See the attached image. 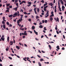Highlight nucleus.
I'll return each instance as SVG.
<instances>
[{
  "instance_id": "1",
  "label": "nucleus",
  "mask_w": 66,
  "mask_h": 66,
  "mask_svg": "<svg viewBox=\"0 0 66 66\" xmlns=\"http://www.w3.org/2000/svg\"><path fill=\"white\" fill-rule=\"evenodd\" d=\"M46 15H47L46 16H45V18H47V17H48V16H49V11H48L46 14Z\"/></svg>"
},
{
  "instance_id": "2",
  "label": "nucleus",
  "mask_w": 66,
  "mask_h": 66,
  "mask_svg": "<svg viewBox=\"0 0 66 66\" xmlns=\"http://www.w3.org/2000/svg\"><path fill=\"white\" fill-rule=\"evenodd\" d=\"M60 2L59 1L58 2V6L59 7H58V8H59V10H61V8H60Z\"/></svg>"
},
{
  "instance_id": "3",
  "label": "nucleus",
  "mask_w": 66,
  "mask_h": 66,
  "mask_svg": "<svg viewBox=\"0 0 66 66\" xmlns=\"http://www.w3.org/2000/svg\"><path fill=\"white\" fill-rule=\"evenodd\" d=\"M27 31H24V35H27Z\"/></svg>"
},
{
  "instance_id": "4",
  "label": "nucleus",
  "mask_w": 66,
  "mask_h": 66,
  "mask_svg": "<svg viewBox=\"0 0 66 66\" xmlns=\"http://www.w3.org/2000/svg\"><path fill=\"white\" fill-rule=\"evenodd\" d=\"M13 16H17V13L16 12L13 15Z\"/></svg>"
},
{
  "instance_id": "5",
  "label": "nucleus",
  "mask_w": 66,
  "mask_h": 66,
  "mask_svg": "<svg viewBox=\"0 0 66 66\" xmlns=\"http://www.w3.org/2000/svg\"><path fill=\"white\" fill-rule=\"evenodd\" d=\"M28 59H29V57H27V61H29V62H30V63H31V61H30V60H29Z\"/></svg>"
},
{
  "instance_id": "6",
  "label": "nucleus",
  "mask_w": 66,
  "mask_h": 66,
  "mask_svg": "<svg viewBox=\"0 0 66 66\" xmlns=\"http://www.w3.org/2000/svg\"><path fill=\"white\" fill-rule=\"evenodd\" d=\"M34 32H35V33L37 35H38V33H37V32L36 31H35V30H34Z\"/></svg>"
},
{
  "instance_id": "7",
  "label": "nucleus",
  "mask_w": 66,
  "mask_h": 66,
  "mask_svg": "<svg viewBox=\"0 0 66 66\" xmlns=\"http://www.w3.org/2000/svg\"><path fill=\"white\" fill-rule=\"evenodd\" d=\"M5 38H3L2 37L1 38V39L2 40H3V41H4V39H5Z\"/></svg>"
},
{
  "instance_id": "8",
  "label": "nucleus",
  "mask_w": 66,
  "mask_h": 66,
  "mask_svg": "<svg viewBox=\"0 0 66 66\" xmlns=\"http://www.w3.org/2000/svg\"><path fill=\"white\" fill-rule=\"evenodd\" d=\"M35 28L34 26H32V30H34L35 29Z\"/></svg>"
},
{
  "instance_id": "9",
  "label": "nucleus",
  "mask_w": 66,
  "mask_h": 66,
  "mask_svg": "<svg viewBox=\"0 0 66 66\" xmlns=\"http://www.w3.org/2000/svg\"><path fill=\"white\" fill-rule=\"evenodd\" d=\"M13 41H10V44H10V45H13Z\"/></svg>"
},
{
  "instance_id": "10",
  "label": "nucleus",
  "mask_w": 66,
  "mask_h": 66,
  "mask_svg": "<svg viewBox=\"0 0 66 66\" xmlns=\"http://www.w3.org/2000/svg\"><path fill=\"white\" fill-rule=\"evenodd\" d=\"M45 3H46L44 4V7H45V6H46V5H47V4H48V3L46 2H45Z\"/></svg>"
},
{
  "instance_id": "11",
  "label": "nucleus",
  "mask_w": 66,
  "mask_h": 66,
  "mask_svg": "<svg viewBox=\"0 0 66 66\" xmlns=\"http://www.w3.org/2000/svg\"><path fill=\"white\" fill-rule=\"evenodd\" d=\"M28 3L29 5H31V4H32V3L30 2H28Z\"/></svg>"
},
{
  "instance_id": "12",
  "label": "nucleus",
  "mask_w": 66,
  "mask_h": 66,
  "mask_svg": "<svg viewBox=\"0 0 66 66\" xmlns=\"http://www.w3.org/2000/svg\"><path fill=\"white\" fill-rule=\"evenodd\" d=\"M50 20L51 21H52V20H53V18H52V17H51L50 18Z\"/></svg>"
},
{
  "instance_id": "13",
  "label": "nucleus",
  "mask_w": 66,
  "mask_h": 66,
  "mask_svg": "<svg viewBox=\"0 0 66 66\" xmlns=\"http://www.w3.org/2000/svg\"><path fill=\"white\" fill-rule=\"evenodd\" d=\"M38 64H39V66H42V65H41V63H40V62H38Z\"/></svg>"
},
{
  "instance_id": "14",
  "label": "nucleus",
  "mask_w": 66,
  "mask_h": 66,
  "mask_svg": "<svg viewBox=\"0 0 66 66\" xmlns=\"http://www.w3.org/2000/svg\"><path fill=\"white\" fill-rule=\"evenodd\" d=\"M39 11H40V10H39V9L38 8H37V11L38 13H39Z\"/></svg>"
},
{
  "instance_id": "15",
  "label": "nucleus",
  "mask_w": 66,
  "mask_h": 66,
  "mask_svg": "<svg viewBox=\"0 0 66 66\" xmlns=\"http://www.w3.org/2000/svg\"><path fill=\"white\" fill-rule=\"evenodd\" d=\"M43 26H42V25H40V26H39V28H43Z\"/></svg>"
},
{
  "instance_id": "16",
  "label": "nucleus",
  "mask_w": 66,
  "mask_h": 66,
  "mask_svg": "<svg viewBox=\"0 0 66 66\" xmlns=\"http://www.w3.org/2000/svg\"><path fill=\"white\" fill-rule=\"evenodd\" d=\"M16 48L18 49V50H19V49H20V48H19V47L18 46H16Z\"/></svg>"
},
{
  "instance_id": "17",
  "label": "nucleus",
  "mask_w": 66,
  "mask_h": 66,
  "mask_svg": "<svg viewBox=\"0 0 66 66\" xmlns=\"http://www.w3.org/2000/svg\"><path fill=\"white\" fill-rule=\"evenodd\" d=\"M56 48H57L58 50H60V47H59V46H57Z\"/></svg>"
},
{
  "instance_id": "18",
  "label": "nucleus",
  "mask_w": 66,
  "mask_h": 66,
  "mask_svg": "<svg viewBox=\"0 0 66 66\" xmlns=\"http://www.w3.org/2000/svg\"><path fill=\"white\" fill-rule=\"evenodd\" d=\"M16 5L17 6V7H19V5H18V3H16Z\"/></svg>"
},
{
  "instance_id": "19",
  "label": "nucleus",
  "mask_w": 66,
  "mask_h": 66,
  "mask_svg": "<svg viewBox=\"0 0 66 66\" xmlns=\"http://www.w3.org/2000/svg\"><path fill=\"white\" fill-rule=\"evenodd\" d=\"M9 47H7V48L6 49V50L7 51H8V50H9Z\"/></svg>"
},
{
  "instance_id": "20",
  "label": "nucleus",
  "mask_w": 66,
  "mask_h": 66,
  "mask_svg": "<svg viewBox=\"0 0 66 66\" xmlns=\"http://www.w3.org/2000/svg\"><path fill=\"white\" fill-rule=\"evenodd\" d=\"M17 8H18V7H16L15 8H14V9L15 10V11H16L17 10Z\"/></svg>"
},
{
  "instance_id": "21",
  "label": "nucleus",
  "mask_w": 66,
  "mask_h": 66,
  "mask_svg": "<svg viewBox=\"0 0 66 66\" xmlns=\"http://www.w3.org/2000/svg\"><path fill=\"white\" fill-rule=\"evenodd\" d=\"M56 19L57 21L58 22H59V19L58 18H57Z\"/></svg>"
},
{
  "instance_id": "22",
  "label": "nucleus",
  "mask_w": 66,
  "mask_h": 66,
  "mask_svg": "<svg viewBox=\"0 0 66 66\" xmlns=\"http://www.w3.org/2000/svg\"><path fill=\"white\" fill-rule=\"evenodd\" d=\"M48 47H49V48L50 49H51V46H50V45H48Z\"/></svg>"
},
{
  "instance_id": "23",
  "label": "nucleus",
  "mask_w": 66,
  "mask_h": 66,
  "mask_svg": "<svg viewBox=\"0 0 66 66\" xmlns=\"http://www.w3.org/2000/svg\"><path fill=\"white\" fill-rule=\"evenodd\" d=\"M3 28L4 29H5V24L3 25Z\"/></svg>"
},
{
  "instance_id": "24",
  "label": "nucleus",
  "mask_w": 66,
  "mask_h": 66,
  "mask_svg": "<svg viewBox=\"0 0 66 66\" xmlns=\"http://www.w3.org/2000/svg\"><path fill=\"white\" fill-rule=\"evenodd\" d=\"M23 13L25 15H27L28 14V13H27V12H24Z\"/></svg>"
},
{
  "instance_id": "25",
  "label": "nucleus",
  "mask_w": 66,
  "mask_h": 66,
  "mask_svg": "<svg viewBox=\"0 0 66 66\" xmlns=\"http://www.w3.org/2000/svg\"><path fill=\"white\" fill-rule=\"evenodd\" d=\"M19 44L20 45H21V46H23V44H21L20 43H19Z\"/></svg>"
},
{
  "instance_id": "26",
  "label": "nucleus",
  "mask_w": 66,
  "mask_h": 66,
  "mask_svg": "<svg viewBox=\"0 0 66 66\" xmlns=\"http://www.w3.org/2000/svg\"><path fill=\"white\" fill-rule=\"evenodd\" d=\"M10 5V3L7 4L6 5V7H7V6H9Z\"/></svg>"
},
{
  "instance_id": "27",
  "label": "nucleus",
  "mask_w": 66,
  "mask_h": 66,
  "mask_svg": "<svg viewBox=\"0 0 66 66\" xmlns=\"http://www.w3.org/2000/svg\"><path fill=\"white\" fill-rule=\"evenodd\" d=\"M7 40L8 42H9V37H8L7 38Z\"/></svg>"
},
{
  "instance_id": "28",
  "label": "nucleus",
  "mask_w": 66,
  "mask_h": 66,
  "mask_svg": "<svg viewBox=\"0 0 66 66\" xmlns=\"http://www.w3.org/2000/svg\"><path fill=\"white\" fill-rule=\"evenodd\" d=\"M13 16V15H10L9 16V17H12Z\"/></svg>"
},
{
  "instance_id": "29",
  "label": "nucleus",
  "mask_w": 66,
  "mask_h": 66,
  "mask_svg": "<svg viewBox=\"0 0 66 66\" xmlns=\"http://www.w3.org/2000/svg\"><path fill=\"white\" fill-rule=\"evenodd\" d=\"M44 30H45V31H46L47 30V29H46V27H44Z\"/></svg>"
},
{
  "instance_id": "30",
  "label": "nucleus",
  "mask_w": 66,
  "mask_h": 66,
  "mask_svg": "<svg viewBox=\"0 0 66 66\" xmlns=\"http://www.w3.org/2000/svg\"><path fill=\"white\" fill-rule=\"evenodd\" d=\"M44 10L45 11H46L47 10V9H46V8H44Z\"/></svg>"
},
{
  "instance_id": "31",
  "label": "nucleus",
  "mask_w": 66,
  "mask_h": 66,
  "mask_svg": "<svg viewBox=\"0 0 66 66\" xmlns=\"http://www.w3.org/2000/svg\"><path fill=\"white\" fill-rule=\"evenodd\" d=\"M39 18V16H38L37 15L36 16V19H38V18Z\"/></svg>"
},
{
  "instance_id": "32",
  "label": "nucleus",
  "mask_w": 66,
  "mask_h": 66,
  "mask_svg": "<svg viewBox=\"0 0 66 66\" xmlns=\"http://www.w3.org/2000/svg\"><path fill=\"white\" fill-rule=\"evenodd\" d=\"M8 58H9V59H10V60H12V57H9Z\"/></svg>"
},
{
  "instance_id": "33",
  "label": "nucleus",
  "mask_w": 66,
  "mask_h": 66,
  "mask_svg": "<svg viewBox=\"0 0 66 66\" xmlns=\"http://www.w3.org/2000/svg\"><path fill=\"white\" fill-rule=\"evenodd\" d=\"M20 29L22 30V31H23L24 30V29L22 28H20Z\"/></svg>"
},
{
  "instance_id": "34",
  "label": "nucleus",
  "mask_w": 66,
  "mask_h": 66,
  "mask_svg": "<svg viewBox=\"0 0 66 66\" xmlns=\"http://www.w3.org/2000/svg\"><path fill=\"white\" fill-rule=\"evenodd\" d=\"M65 7L64 6H62V9H65Z\"/></svg>"
},
{
  "instance_id": "35",
  "label": "nucleus",
  "mask_w": 66,
  "mask_h": 66,
  "mask_svg": "<svg viewBox=\"0 0 66 66\" xmlns=\"http://www.w3.org/2000/svg\"><path fill=\"white\" fill-rule=\"evenodd\" d=\"M22 2L23 3H26V1H22Z\"/></svg>"
},
{
  "instance_id": "36",
  "label": "nucleus",
  "mask_w": 66,
  "mask_h": 66,
  "mask_svg": "<svg viewBox=\"0 0 66 66\" xmlns=\"http://www.w3.org/2000/svg\"><path fill=\"white\" fill-rule=\"evenodd\" d=\"M43 61H44V59H40V62H42Z\"/></svg>"
},
{
  "instance_id": "37",
  "label": "nucleus",
  "mask_w": 66,
  "mask_h": 66,
  "mask_svg": "<svg viewBox=\"0 0 66 66\" xmlns=\"http://www.w3.org/2000/svg\"><path fill=\"white\" fill-rule=\"evenodd\" d=\"M6 23L7 25H8V26L10 25V23H9V22H7Z\"/></svg>"
},
{
  "instance_id": "38",
  "label": "nucleus",
  "mask_w": 66,
  "mask_h": 66,
  "mask_svg": "<svg viewBox=\"0 0 66 66\" xmlns=\"http://www.w3.org/2000/svg\"><path fill=\"white\" fill-rule=\"evenodd\" d=\"M6 12H10L9 11V10H6Z\"/></svg>"
},
{
  "instance_id": "39",
  "label": "nucleus",
  "mask_w": 66,
  "mask_h": 66,
  "mask_svg": "<svg viewBox=\"0 0 66 66\" xmlns=\"http://www.w3.org/2000/svg\"><path fill=\"white\" fill-rule=\"evenodd\" d=\"M18 0H15V3L18 2Z\"/></svg>"
},
{
  "instance_id": "40",
  "label": "nucleus",
  "mask_w": 66,
  "mask_h": 66,
  "mask_svg": "<svg viewBox=\"0 0 66 66\" xmlns=\"http://www.w3.org/2000/svg\"><path fill=\"white\" fill-rule=\"evenodd\" d=\"M41 2H42L43 3H44V1L43 0H42V1H41Z\"/></svg>"
},
{
  "instance_id": "41",
  "label": "nucleus",
  "mask_w": 66,
  "mask_h": 66,
  "mask_svg": "<svg viewBox=\"0 0 66 66\" xmlns=\"http://www.w3.org/2000/svg\"><path fill=\"white\" fill-rule=\"evenodd\" d=\"M28 20L29 21L31 22V19H28Z\"/></svg>"
},
{
  "instance_id": "42",
  "label": "nucleus",
  "mask_w": 66,
  "mask_h": 66,
  "mask_svg": "<svg viewBox=\"0 0 66 66\" xmlns=\"http://www.w3.org/2000/svg\"><path fill=\"white\" fill-rule=\"evenodd\" d=\"M61 3H62V4H64V2L63 1L61 2Z\"/></svg>"
},
{
  "instance_id": "43",
  "label": "nucleus",
  "mask_w": 66,
  "mask_h": 66,
  "mask_svg": "<svg viewBox=\"0 0 66 66\" xmlns=\"http://www.w3.org/2000/svg\"><path fill=\"white\" fill-rule=\"evenodd\" d=\"M48 22V21L47 20H45V23H47V22Z\"/></svg>"
},
{
  "instance_id": "44",
  "label": "nucleus",
  "mask_w": 66,
  "mask_h": 66,
  "mask_svg": "<svg viewBox=\"0 0 66 66\" xmlns=\"http://www.w3.org/2000/svg\"><path fill=\"white\" fill-rule=\"evenodd\" d=\"M56 32L58 34H59V32L58 31H56Z\"/></svg>"
},
{
  "instance_id": "45",
  "label": "nucleus",
  "mask_w": 66,
  "mask_h": 66,
  "mask_svg": "<svg viewBox=\"0 0 66 66\" xmlns=\"http://www.w3.org/2000/svg\"><path fill=\"white\" fill-rule=\"evenodd\" d=\"M20 16H21L20 18H22L23 17V15H21Z\"/></svg>"
},
{
  "instance_id": "46",
  "label": "nucleus",
  "mask_w": 66,
  "mask_h": 66,
  "mask_svg": "<svg viewBox=\"0 0 66 66\" xmlns=\"http://www.w3.org/2000/svg\"><path fill=\"white\" fill-rule=\"evenodd\" d=\"M23 12V10L22 9H21L20 10V12Z\"/></svg>"
},
{
  "instance_id": "47",
  "label": "nucleus",
  "mask_w": 66,
  "mask_h": 66,
  "mask_svg": "<svg viewBox=\"0 0 66 66\" xmlns=\"http://www.w3.org/2000/svg\"><path fill=\"white\" fill-rule=\"evenodd\" d=\"M12 27V25L10 24L9 25V27Z\"/></svg>"
},
{
  "instance_id": "48",
  "label": "nucleus",
  "mask_w": 66,
  "mask_h": 66,
  "mask_svg": "<svg viewBox=\"0 0 66 66\" xmlns=\"http://www.w3.org/2000/svg\"><path fill=\"white\" fill-rule=\"evenodd\" d=\"M37 56H38V57H39V58H40V57H40V56L38 55H37Z\"/></svg>"
},
{
  "instance_id": "49",
  "label": "nucleus",
  "mask_w": 66,
  "mask_h": 66,
  "mask_svg": "<svg viewBox=\"0 0 66 66\" xmlns=\"http://www.w3.org/2000/svg\"><path fill=\"white\" fill-rule=\"evenodd\" d=\"M35 14H37V13L36 12V11H35Z\"/></svg>"
},
{
  "instance_id": "50",
  "label": "nucleus",
  "mask_w": 66,
  "mask_h": 66,
  "mask_svg": "<svg viewBox=\"0 0 66 66\" xmlns=\"http://www.w3.org/2000/svg\"><path fill=\"white\" fill-rule=\"evenodd\" d=\"M23 59L24 61H25L26 62H27V60H26V59H25V58H23Z\"/></svg>"
},
{
  "instance_id": "51",
  "label": "nucleus",
  "mask_w": 66,
  "mask_h": 66,
  "mask_svg": "<svg viewBox=\"0 0 66 66\" xmlns=\"http://www.w3.org/2000/svg\"><path fill=\"white\" fill-rule=\"evenodd\" d=\"M2 23H3V24H5V22H4V21H2Z\"/></svg>"
},
{
  "instance_id": "52",
  "label": "nucleus",
  "mask_w": 66,
  "mask_h": 66,
  "mask_svg": "<svg viewBox=\"0 0 66 66\" xmlns=\"http://www.w3.org/2000/svg\"><path fill=\"white\" fill-rule=\"evenodd\" d=\"M9 8L10 9H11V8H12V6H9Z\"/></svg>"
},
{
  "instance_id": "53",
  "label": "nucleus",
  "mask_w": 66,
  "mask_h": 66,
  "mask_svg": "<svg viewBox=\"0 0 66 66\" xmlns=\"http://www.w3.org/2000/svg\"><path fill=\"white\" fill-rule=\"evenodd\" d=\"M55 13H56V8L55 9Z\"/></svg>"
},
{
  "instance_id": "54",
  "label": "nucleus",
  "mask_w": 66,
  "mask_h": 66,
  "mask_svg": "<svg viewBox=\"0 0 66 66\" xmlns=\"http://www.w3.org/2000/svg\"><path fill=\"white\" fill-rule=\"evenodd\" d=\"M33 6H34V7H36V5H33Z\"/></svg>"
},
{
  "instance_id": "55",
  "label": "nucleus",
  "mask_w": 66,
  "mask_h": 66,
  "mask_svg": "<svg viewBox=\"0 0 66 66\" xmlns=\"http://www.w3.org/2000/svg\"><path fill=\"white\" fill-rule=\"evenodd\" d=\"M5 19V17H3V19L4 20V19Z\"/></svg>"
},
{
  "instance_id": "56",
  "label": "nucleus",
  "mask_w": 66,
  "mask_h": 66,
  "mask_svg": "<svg viewBox=\"0 0 66 66\" xmlns=\"http://www.w3.org/2000/svg\"><path fill=\"white\" fill-rule=\"evenodd\" d=\"M16 56H17V57H18V58H20V57L18 55H17Z\"/></svg>"
},
{
  "instance_id": "57",
  "label": "nucleus",
  "mask_w": 66,
  "mask_h": 66,
  "mask_svg": "<svg viewBox=\"0 0 66 66\" xmlns=\"http://www.w3.org/2000/svg\"><path fill=\"white\" fill-rule=\"evenodd\" d=\"M35 39L36 40H39V39L37 38H35Z\"/></svg>"
},
{
  "instance_id": "58",
  "label": "nucleus",
  "mask_w": 66,
  "mask_h": 66,
  "mask_svg": "<svg viewBox=\"0 0 66 66\" xmlns=\"http://www.w3.org/2000/svg\"><path fill=\"white\" fill-rule=\"evenodd\" d=\"M41 51L43 53H45V52H44L43 51Z\"/></svg>"
},
{
  "instance_id": "59",
  "label": "nucleus",
  "mask_w": 66,
  "mask_h": 66,
  "mask_svg": "<svg viewBox=\"0 0 66 66\" xmlns=\"http://www.w3.org/2000/svg\"><path fill=\"white\" fill-rule=\"evenodd\" d=\"M25 37H26L25 36H22V38H25Z\"/></svg>"
},
{
  "instance_id": "60",
  "label": "nucleus",
  "mask_w": 66,
  "mask_h": 66,
  "mask_svg": "<svg viewBox=\"0 0 66 66\" xmlns=\"http://www.w3.org/2000/svg\"><path fill=\"white\" fill-rule=\"evenodd\" d=\"M17 23H20V22L18 20L17 21Z\"/></svg>"
},
{
  "instance_id": "61",
  "label": "nucleus",
  "mask_w": 66,
  "mask_h": 66,
  "mask_svg": "<svg viewBox=\"0 0 66 66\" xmlns=\"http://www.w3.org/2000/svg\"><path fill=\"white\" fill-rule=\"evenodd\" d=\"M34 25H36L37 24V23H34Z\"/></svg>"
},
{
  "instance_id": "62",
  "label": "nucleus",
  "mask_w": 66,
  "mask_h": 66,
  "mask_svg": "<svg viewBox=\"0 0 66 66\" xmlns=\"http://www.w3.org/2000/svg\"><path fill=\"white\" fill-rule=\"evenodd\" d=\"M25 18H28V16L27 15H25Z\"/></svg>"
},
{
  "instance_id": "63",
  "label": "nucleus",
  "mask_w": 66,
  "mask_h": 66,
  "mask_svg": "<svg viewBox=\"0 0 66 66\" xmlns=\"http://www.w3.org/2000/svg\"><path fill=\"white\" fill-rule=\"evenodd\" d=\"M44 37V36L42 35L41 36V38H43V37Z\"/></svg>"
},
{
  "instance_id": "64",
  "label": "nucleus",
  "mask_w": 66,
  "mask_h": 66,
  "mask_svg": "<svg viewBox=\"0 0 66 66\" xmlns=\"http://www.w3.org/2000/svg\"><path fill=\"white\" fill-rule=\"evenodd\" d=\"M55 30H57V27H55Z\"/></svg>"
}]
</instances>
